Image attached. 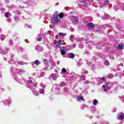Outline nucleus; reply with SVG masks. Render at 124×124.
<instances>
[{"label": "nucleus", "instance_id": "nucleus-41", "mask_svg": "<svg viewBox=\"0 0 124 124\" xmlns=\"http://www.w3.org/2000/svg\"><path fill=\"white\" fill-rule=\"evenodd\" d=\"M43 61H44V62H45V63H47V61L46 59H45Z\"/></svg>", "mask_w": 124, "mask_h": 124}, {"label": "nucleus", "instance_id": "nucleus-31", "mask_svg": "<svg viewBox=\"0 0 124 124\" xmlns=\"http://www.w3.org/2000/svg\"><path fill=\"white\" fill-rule=\"evenodd\" d=\"M15 13H16V14H17L18 15H20V14H21V13L18 10H16L15 11Z\"/></svg>", "mask_w": 124, "mask_h": 124}, {"label": "nucleus", "instance_id": "nucleus-12", "mask_svg": "<svg viewBox=\"0 0 124 124\" xmlns=\"http://www.w3.org/2000/svg\"><path fill=\"white\" fill-rule=\"evenodd\" d=\"M77 100L78 101H80L81 100H85L84 99V98H83V96L82 95H81L80 96H78L77 97Z\"/></svg>", "mask_w": 124, "mask_h": 124}, {"label": "nucleus", "instance_id": "nucleus-20", "mask_svg": "<svg viewBox=\"0 0 124 124\" xmlns=\"http://www.w3.org/2000/svg\"><path fill=\"white\" fill-rule=\"evenodd\" d=\"M88 26L89 28H90V29H93V24L92 23H88Z\"/></svg>", "mask_w": 124, "mask_h": 124}, {"label": "nucleus", "instance_id": "nucleus-58", "mask_svg": "<svg viewBox=\"0 0 124 124\" xmlns=\"http://www.w3.org/2000/svg\"><path fill=\"white\" fill-rule=\"evenodd\" d=\"M114 77H117V74H115V75L114 76Z\"/></svg>", "mask_w": 124, "mask_h": 124}, {"label": "nucleus", "instance_id": "nucleus-15", "mask_svg": "<svg viewBox=\"0 0 124 124\" xmlns=\"http://www.w3.org/2000/svg\"><path fill=\"white\" fill-rule=\"evenodd\" d=\"M107 87V88H108V89L112 88L113 87V83H112L111 82H108Z\"/></svg>", "mask_w": 124, "mask_h": 124}, {"label": "nucleus", "instance_id": "nucleus-39", "mask_svg": "<svg viewBox=\"0 0 124 124\" xmlns=\"http://www.w3.org/2000/svg\"><path fill=\"white\" fill-rule=\"evenodd\" d=\"M19 51H20V52H21V53H23V51H24V49L23 48V47H21L19 49Z\"/></svg>", "mask_w": 124, "mask_h": 124}, {"label": "nucleus", "instance_id": "nucleus-34", "mask_svg": "<svg viewBox=\"0 0 124 124\" xmlns=\"http://www.w3.org/2000/svg\"><path fill=\"white\" fill-rule=\"evenodd\" d=\"M9 44L10 45H13V41L12 40H10Z\"/></svg>", "mask_w": 124, "mask_h": 124}, {"label": "nucleus", "instance_id": "nucleus-23", "mask_svg": "<svg viewBox=\"0 0 124 124\" xmlns=\"http://www.w3.org/2000/svg\"><path fill=\"white\" fill-rule=\"evenodd\" d=\"M108 3H109V1H108V0H105L103 4H104V5H106V4H108Z\"/></svg>", "mask_w": 124, "mask_h": 124}, {"label": "nucleus", "instance_id": "nucleus-28", "mask_svg": "<svg viewBox=\"0 0 124 124\" xmlns=\"http://www.w3.org/2000/svg\"><path fill=\"white\" fill-rule=\"evenodd\" d=\"M39 93H40L43 94V93H44V89H41V90H40Z\"/></svg>", "mask_w": 124, "mask_h": 124}, {"label": "nucleus", "instance_id": "nucleus-27", "mask_svg": "<svg viewBox=\"0 0 124 124\" xmlns=\"http://www.w3.org/2000/svg\"><path fill=\"white\" fill-rule=\"evenodd\" d=\"M97 103H98L97 100H94L93 103V105H97Z\"/></svg>", "mask_w": 124, "mask_h": 124}, {"label": "nucleus", "instance_id": "nucleus-8", "mask_svg": "<svg viewBox=\"0 0 124 124\" xmlns=\"http://www.w3.org/2000/svg\"><path fill=\"white\" fill-rule=\"evenodd\" d=\"M35 49L37 50V51H39V52H42L43 51V47L40 46H37Z\"/></svg>", "mask_w": 124, "mask_h": 124}, {"label": "nucleus", "instance_id": "nucleus-42", "mask_svg": "<svg viewBox=\"0 0 124 124\" xmlns=\"http://www.w3.org/2000/svg\"><path fill=\"white\" fill-rule=\"evenodd\" d=\"M10 71H11V72H13V69L12 68V67H10Z\"/></svg>", "mask_w": 124, "mask_h": 124}, {"label": "nucleus", "instance_id": "nucleus-63", "mask_svg": "<svg viewBox=\"0 0 124 124\" xmlns=\"http://www.w3.org/2000/svg\"><path fill=\"white\" fill-rule=\"evenodd\" d=\"M22 19H24V16H22Z\"/></svg>", "mask_w": 124, "mask_h": 124}, {"label": "nucleus", "instance_id": "nucleus-10", "mask_svg": "<svg viewBox=\"0 0 124 124\" xmlns=\"http://www.w3.org/2000/svg\"><path fill=\"white\" fill-rule=\"evenodd\" d=\"M75 57V55L72 53H68V58L69 59H73Z\"/></svg>", "mask_w": 124, "mask_h": 124}, {"label": "nucleus", "instance_id": "nucleus-3", "mask_svg": "<svg viewBox=\"0 0 124 124\" xmlns=\"http://www.w3.org/2000/svg\"><path fill=\"white\" fill-rule=\"evenodd\" d=\"M71 20H72V22L75 24H77L78 23V18L77 16H70Z\"/></svg>", "mask_w": 124, "mask_h": 124}, {"label": "nucleus", "instance_id": "nucleus-16", "mask_svg": "<svg viewBox=\"0 0 124 124\" xmlns=\"http://www.w3.org/2000/svg\"><path fill=\"white\" fill-rule=\"evenodd\" d=\"M4 16L6 18H8V17H10V16H11V14L9 12H7L4 14Z\"/></svg>", "mask_w": 124, "mask_h": 124}, {"label": "nucleus", "instance_id": "nucleus-17", "mask_svg": "<svg viewBox=\"0 0 124 124\" xmlns=\"http://www.w3.org/2000/svg\"><path fill=\"white\" fill-rule=\"evenodd\" d=\"M0 38L1 40L2 41H3V40H4V39H5V38H6V37L3 34H1V35H0Z\"/></svg>", "mask_w": 124, "mask_h": 124}, {"label": "nucleus", "instance_id": "nucleus-59", "mask_svg": "<svg viewBox=\"0 0 124 124\" xmlns=\"http://www.w3.org/2000/svg\"><path fill=\"white\" fill-rule=\"evenodd\" d=\"M1 31V29L0 28V32Z\"/></svg>", "mask_w": 124, "mask_h": 124}, {"label": "nucleus", "instance_id": "nucleus-51", "mask_svg": "<svg viewBox=\"0 0 124 124\" xmlns=\"http://www.w3.org/2000/svg\"><path fill=\"white\" fill-rule=\"evenodd\" d=\"M28 82H29V83H32V80H28Z\"/></svg>", "mask_w": 124, "mask_h": 124}, {"label": "nucleus", "instance_id": "nucleus-4", "mask_svg": "<svg viewBox=\"0 0 124 124\" xmlns=\"http://www.w3.org/2000/svg\"><path fill=\"white\" fill-rule=\"evenodd\" d=\"M8 51H9L8 48L6 47V48L2 50V47L0 46V53L1 54H7Z\"/></svg>", "mask_w": 124, "mask_h": 124}, {"label": "nucleus", "instance_id": "nucleus-33", "mask_svg": "<svg viewBox=\"0 0 124 124\" xmlns=\"http://www.w3.org/2000/svg\"><path fill=\"white\" fill-rule=\"evenodd\" d=\"M104 64H105V65H109V64H109V62H108V61H106L105 62Z\"/></svg>", "mask_w": 124, "mask_h": 124}, {"label": "nucleus", "instance_id": "nucleus-9", "mask_svg": "<svg viewBox=\"0 0 124 124\" xmlns=\"http://www.w3.org/2000/svg\"><path fill=\"white\" fill-rule=\"evenodd\" d=\"M124 48V44H119L117 46V49L119 50H123Z\"/></svg>", "mask_w": 124, "mask_h": 124}, {"label": "nucleus", "instance_id": "nucleus-50", "mask_svg": "<svg viewBox=\"0 0 124 124\" xmlns=\"http://www.w3.org/2000/svg\"><path fill=\"white\" fill-rule=\"evenodd\" d=\"M85 54H90V52L88 51H86L85 52Z\"/></svg>", "mask_w": 124, "mask_h": 124}, {"label": "nucleus", "instance_id": "nucleus-43", "mask_svg": "<svg viewBox=\"0 0 124 124\" xmlns=\"http://www.w3.org/2000/svg\"><path fill=\"white\" fill-rule=\"evenodd\" d=\"M41 40H42V38H39L38 39V41H41Z\"/></svg>", "mask_w": 124, "mask_h": 124}, {"label": "nucleus", "instance_id": "nucleus-49", "mask_svg": "<svg viewBox=\"0 0 124 124\" xmlns=\"http://www.w3.org/2000/svg\"><path fill=\"white\" fill-rule=\"evenodd\" d=\"M121 76H124V71L122 73H121Z\"/></svg>", "mask_w": 124, "mask_h": 124}, {"label": "nucleus", "instance_id": "nucleus-62", "mask_svg": "<svg viewBox=\"0 0 124 124\" xmlns=\"http://www.w3.org/2000/svg\"><path fill=\"white\" fill-rule=\"evenodd\" d=\"M0 77H1H1H2V76L1 75H0Z\"/></svg>", "mask_w": 124, "mask_h": 124}, {"label": "nucleus", "instance_id": "nucleus-47", "mask_svg": "<svg viewBox=\"0 0 124 124\" xmlns=\"http://www.w3.org/2000/svg\"><path fill=\"white\" fill-rule=\"evenodd\" d=\"M81 63H80V62H78V63H77V65H78V66H79V65H81Z\"/></svg>", "mask_w": 124, "mask_h": 124}, {"label": "nucleus", "instance_id": "nucleus-45", "mask_svg": "<svg viewBox=\"0 0 124 124\" xmlns=\"http://www.w3.org/2000/svg\"><path fill=\"white\" fill-rule=\"evenodd\" d=\"M1 11H2V12H3V11H4V8H1Z\"/></svg>", "mask_w": 124, "mask_h": 124}, {"label": "nucleus", "instance_id": "nucleus-2", "mask_svg": "<svg viewBox=\"0 0 124 124\" xmlns=\"http://www.w3.org/2000/svg\"><path fill=\"white\" fill-rule=\"evenodd\" d=\"M32 66L33 67V68L34 67H36V65H39V64H40V61H39V60H36L34 62H31Z\"/></svg>", "mask_w": 124, "mask_h": 124}, {"label": "nucleus", "instance_id": "nucleus-55", "mask_svg": "<svg viewBox=\"0 0 124 124\" xmlns=\"http://www.w3.org/2000/svg\"><path fill=\"white\" fill-rule=\"evenodd\" d=\"M104 91H107V89H106V88H105V89H104Z\"/></svg>", "mask_w": 124, "mask_h": 124}, {"label": "nucleus", "instance_id": "nucleus-30", "mask_svg": "<svg viewBox=\"0 0 124 124\" xmlns=\"http://www.w3.org/2000/svg\"><path fill=\"white\" fill-rule=\"evenodd\" d=\"M62 73H65V72H66V69L63 68L62 69Z\"/></svg>", "mask_w": 124, "mask_h": 124}, {"label": "nucleus", "instance_id": "nucleus-54", "mask_svg": "<svg viewBox=\"0 0 124 124\" xmlns=\"http://www.w3.org/2000/svg\"><path fill=\"white\" fill-rule=\"evenodd\" d=\"M32 75H33V76H35V73H33L32 74Z\"/></svg>", "mask_w": 124, "mask_h": 124}, {"label": "nucleus", "instance_id": "nucleus-38", "mask_svg": "<svg viewBox=\"0 0 124 124\" xmlns=\"http://www.w3.org/2000/svg\"><path fill=\"white\" fill-rule=\"evenodd\" d=\"M84 39H83V38H78V39H77V41H82V40H83Z\"/></svg>", "mask_w": 124, "mask_h": 124}, {"label": "nucleus", "instance_id": "nucleus-46", "mask_svg": "<svg viewBox=\"0 0 124 124\" xmlns=\"http://www.w3.org/2000/svg\"><path fill=\"white\" fill-rule=\"evenodd\" d=\"M80 78H85V76H84V75H81V76H80Z\"/></svg>", "mask_w": 124, "mask_h": 124}, {"label": "nucleus", "instance_id": "nucleus-64", "mask_svg": "<svg viewBox=\"0 0 124 124\" xmlns=\"http://www.w3.org/2000/svg\"><path fill=\"white\" fill-rule=\"evenodd\" d=\"M96 31H98V30H97Z\"/></svg>", "mask_w": 124, "mask_h": 124}, {"label": "nucleus", "instance_id": "nucleus-21", "mask_svg": "<svg viewBox=\"0 0 124 124\" xmlns=\"http://www.w3.org/2000/svg\"><path fill=\"white\" fill-rule=\"evenodd\" d=\"M108 18H109V15H104V16H103V19L104 20H106V19H108Z\"/></svg>", "mask_w": 124, "mask_h": 124}, {"label": "nucleus", "instance_id": "nucleus-29", "mask_svg": "<svg viewBox=\"0 0 124 124\" xmlns=\"http://www.w3.org/2000/svg\"><path fill=\"white\" fill-rule=\"evenodd\" d=\"M61 53L62 56H63V55H65V51L63 50H61Z\"/></svg>", "mask_w": 124, "mask_h": 124}, {"label": "nucleus", "instance_id": "nucleus-32", "mask_svg": "<svg viewBox=\"0 0 124 124\" xmlns=\"http://www.w3.org/2000/svg\"><path fill=\"white\" fill-rule=\"evenodd\" d=\"M17 63L20 64V65H24V62L23 61L18 62Z\"/></svg>", "mask_w": 124, "mask_h": 124}, {"label": "nucleus", "instance_id": "nucleus-13", "mask_svg": "<svg viewBox=\"0 0 124 124\" xmlns=\"http://www.w3.org/2000/svg\"><path fill=\"white\" fill-rule=\"evenodd\" d=\"M14 54H11V62H12V63H15V64H16V63L18 62H16V61H15V62H13V60L12 59V58H14Z\"/></svg>", "mask_w": 124, "mask_h": 124}, {"label": "nucleus", "instance_id": "nucleus-61", "mask_svg": "<svg viewBox=\"0 0 124 124\" xmlns=\"http://www.w3.org/2000/svg\"><path fill=\"white\" fill-rule=\"evenodd\" d=\"M54 80H57V78H53Z\"/></svg>", "mask_w": 124, "mask_h": 124}, {"label": "nucleus", "instance_id": "nucleus-52", "mask_svg": "<svg viewBox=\"0 0 124 124\" xmlns=\"http://www.w3.org/2000/svg\"><path fill=\"white\" fill-rule=\"evenodd\" d=\"M28 28L29 29H31V26H30V25H28Z\"/></svg>", "mask_w": 124, "mask_h": 124}, {"label": "nucleus", "instance_id": "nucleus-5", "mask_svg": "<svg viewBox=\"0 0 124 124\" xmlns=\"http://www.w3.org/2000/svg\"><path fill=\"white\" fill-rule=\"evenodd\" d=\"M81 2V5H83V6H84L85 7H87L88 5V3H90V1L89 0H82L80 1Z\"/></svg>", "mask_w": 124, "mask_h": 124}, {"label": "nucleus", "instance_id": "nucleus-6", "mask_svg": "<svg viewBox=\"0 0 124 124\" xmlns=\"http://www.w3.org/2000/svg\"><path fill=\"white\" fill-rule=\"evenodd\" d=\"M46 33H43V29H41L40 30L39 36H44V37H46Z\"/></svg>", "mask_w": 124, "mask_h": 124}, {"label": "nucleus", "instance_id": "nucleus-36", "mask_svg": "<svg viewBox=\"0 0 124 124\" xmlns=\"http://www.w3.org/2000/svg\"><path fill=\"white\" fill-rule=\"evenodd\" d=\"M6 21L8 23H11V18H7Z\"/></svg>", "mask_w": 124, "mask_h": 124}, {"label": "nucleus", "instance_id": "nucleus-35", "mask_svg": "<svg viewBox=\"0 0 124 124\" xmlns=\"http://www.w3.org/2000/svg\"><path fill=\"white\" fill-rule=\"evenodd\" d=\"M49 35L50 37L52 38V37H53V36L54 35V32H50Z\"/></svg>", "mask_w": 124, "mask_h": 124}, {"label": "nucleus", "instance_id": "nucleus-19", "mask_svg": "<svg viewBox=\"0 0 124 124\" xmlns=\"http://www.w3.org/2000/svg\"><path fill=\"white\" fill-rule=\"evenodd\" d=\"M59 36H61L62 37H64L66 35V33H62V32H60L59 33Z\"/></svg>", "mask_w": 124, "mask_h": 124}, {"label": "nucleus", "instance_id": "nucleus-56", "mask_svg": "<svg viewBox=\"0 0 124 124\" xmlns=\"http://www.w3.org/2000/svg\"><path fill=\"white\" fill-rule=\"evenodd\" d=\"M24 64H28L27 62H24Z\"/></svg>", "mask_w": 124, "mask_h": 124}, {"label": "nucleus", "instance_id": "nucleus-25", "mask_svg": "<svg viewBox=\"0 0 124 124\" xmlns=\"http://www.w3.org/2000/svg\"><path fill=\"white\" fill-rule=\"evenodd\" d=\"M33 0H29L28 2L27 3L28 4H32V3H33Z\"/></svg>", "mask_w": 124, "mask_h": 124}, {"label": "nucleus", "instance_id": "nucleus-7", "mask_svg": "<svg viewBox=\"0 0 124 124\" xmlns=\"http://www.w3.org/2000/svg\"><path fill=\"white\" fill-rule=\"evenodd\" d=\"M16 72L19 75H22V74H23V73H24L25 72V70H22L21 69H17Z\"/></svg>", "mask_w": 124, "mask_h": 124}, {"label": "nucleus", "instance_id": "nucleus-53", "mask_svg": "<svg viewBox=\"0 0 124 124\" xmlns=\"http://www.w3.org/2000/svg\"><path fill=\"white\" fill-rule=\"evenodd\" d=\"M103 88H106V86L103 85Z\"/></svg>", "mask_w": 124, "mask_h": 124}, {"label": "nucleus", "instance_id": "nucleus-11", "mask_svg": "<svg viewBox=\"0 0 124 124\" xmlns=\"http://www.w3.org/2000/svg\"><path fill=\"white\" fill-rule=\"evenodd\" d=\"M59 77V75L56 73L52 74L50 76V78H58Z\"/></svg>", "mask_w": 124, "mask_h": 124}, {"label": "nucleus", "instance_id": "nucleus-48", "mask_svg": "<svg viewBox=\"0 0 124 124\" xmlns=\"http://www.w3.org/2000/svg\"><path fill=\"white\" fill-rule=\"evenodd\" d=\"M72 46H73V48H75V47H76V45L73 44V45H72Z\"/></svg>", "mask_w": 124, "mask_h": 124}, {"label": "nucleus", "instance_id": "nucleus-26", "mask_svg": "<svg viewBox=\"0 0 124 124\" xmlns=\"http://www.w3.org/2000/svg\"><path fill=\"white\" fill-rule=\"evenodd\" d=\"M82 73L83 74H87L88 71L87 70H84V69H82Z\"/></svg>", "mask_w": 124, "mask_h": 124}, {"label": "nucleus", "instance_id": "nucleus-1", "mask_svg": "<svg viewBox=\"0 0 124 124\" xmlns=\"http://www.w3.org/2000/svg\"><path fill=\"white\" fill-rule=\"evenodd\" d=\"M62 17H63V14L61 13L58 15V11H55L53 15V17H50L49 19H50L52 23L54 22V23L58 24V23H61V19H62Z\"/></svg>", "mask_w": 124, "mask_h": 124}, {"label": "nucleus", "instance_id": "nucleus-60", "mask_svg": "<svg viewBox=\"0 0 124 124\" xmlns=\"http://www.w3.org/2000/svg\"><path fill=\"white\" fill-rule=\"evenodd\" d=\"M36 86H37V84L34 86V87H36Z\"/></svg>", "mask_w": 124, "mask_h": 124}, {"label": "nucleus", "instance_id": "nucleus-44", "mask_svg": "<svg viewBox=\"0 0 124 124\" xmlns=\"http://www.w3.org/2000/svg\"><path fill=\"white\" fill-rule=\"evenodd\" d=\"M26 5H27V4H24V5H23L22 7V8H24V7L25 8L26 7Z\"/></svg>", "mask_w": 124, "mask_h": 124}, {"label": "nucleus", "instance_id": "nucleus-40", "mask_svg": "<svg viewBox=\"0 0 124 124\" xmlns=\"http://www.w3.org/2000/svg\"><path fill=\"white\" fill-rule=\"evenodd\" d=\"M101 80H103L104 82H106V79H105V78H101Z\"/></svg>", "mask_w": 124, "mask_h": 124}, {"label": "nucleus", "instance_id": "nucleus-22", "mask_svg": "<svg viewBox=\"0 0 124 124\" xmlns=\"http://www.w3.org/2000/svg\"><path fill=\"white\" fill-rule=\"evenodd\" d=\"M62 42L61 41H58V42H57V47H61V45H62Z\"/></svg>", "mask_w": 124, "mask_h": 124}, {"label": "nucleus", "instance_id": "nucleus-18", "mask_svg": "<svg viewBox=\"0 0 124 124\" xmlns=\"http://www.w3.org/2000/svg\"><path fill=\"white\" fill-rule=\"evenodd\" d=\"M45 75V73L43 72V71L42 70H41L40 74V77H44Z\"/></svg>", "mask_w": 124, "mask_h": 124}, {"label": "nucleus", "instance_id": "nucleus-24", "mask_svg": "<svg viewBox=\"0 0 124 124\" xmlns=\"http://www.w3.org/2000/svg\"><path fill=\"white\" fill-rule=\"evenodd\" d=\"M114 75L111 74H109L107 76V78H113Z\"/></svg>", "mask_w": 124, "mask_h": 124}, {"label": "nucleus", "instance_id": "nucleus-37", "mask_svg": "<svg viewBox=\"0 0 124 124\" xmlns=\"http://www.w3.org/2000/svg\"><path fill=\"white\" fill-rule=\"evenodd\" d=\"M78 77H80V76H78V75H74L73 78H78Z\"/></svg>", "mask_w": 124, "mask_h": 124}, {"label": "nucleus", "instance_id": "nucleus-14", "mask_svg": "<svg viewBox=\"0 0 124 124\" xmlns=\"http://www.w3.org/2000/svg\"><path fill=\"white\" fill-rule=\"evenodd\" d=\"M118 116H120V120H124V114L123 113H120L118 114Z\"/></svg>", "mask_w": 124, "mask_h": 124}, {"label": "nucleus", "instance_id": "nucleus-57", "mask_svg": "<svg viewBox=\"0 0 124 124\" xmlns=\"http://www.w3.org/2000/svg\"><path fill=\"white\" fill-rule=\"evenodd\" d=\"M100 7L102 8L103 6H102L101 5H100Z\"/></svg>", "mask_w": 124, "mask_h": 124}]
</instances>
